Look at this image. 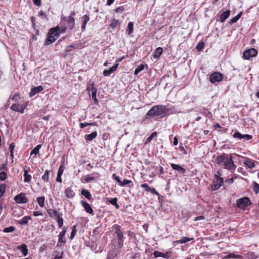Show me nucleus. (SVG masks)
I'll return each mask as SVG.
<instances>
[{
    "label": "nucleus",
    "instance_id": "f257e3e1",
    "mask_svg": "<svg viewBox=\"0 0 259 259\" xmlns=\"http://www.w3.org/2000/svg\"><path fill=\"white\" fill-rule=\"evenodd\" d=\"M167 109L165 106L159 105L152 107L147 112V115L162 118L167 114Z\"/></svg>",
    "mask_w": 259,
    "mask_h": 259
},
{
    "label": "nucleus",
    "instance_id": "f03ea898",
    "mask_svg": "<svg viewBox=\"0 0 259 259\" xmlns=\"http://www.w3.org/2000/svg\"><path fill=\"white\" fill-rule=\"evenodd\" d=\"M59 28V26H57L50 29L48 34V37L45 42V45H49L53 43L59 37L60 35Z\"/></svg>",
    "mask_w": 259,
    "mask_h": 259
},
{
    "label": "nucleus",
    "instance_id": "7ed1b4c3",
    "mask_svg": "<svg viewBox=\"0 0 259 259\" xmlns=\"http://www.w3.org/2000/svg\"><path fill=\"white\" fill-rule=\"evenodd\" d=\"M113 230L115 231V234L117 238V245L119 248H121L123 245V241L124 239L123 232L121 230L120 226L115 224L112 227Z\"/></svg>",
    "mask_w": 259,
    "mask_h": 259
},
{
    "label": "nucleus",
    "instance_id": "20e7f679",
    "mask_svg": "<svg viewBox=\"0 0 259 259\" xmlns=\"http://www.w3.org/2000/svg\"><path fill=\"white\" fill-rule=\"evenodd\" d=\"M224 167L229 170H233L235 169L236 166L232 160V157L230 154H228L225 159L224 163Z\"/></svg>",
    "mask_w": 259,
    "mask_h": 259
},
{
    "label": "nucleus",
    "instance_id": "39448f33",
    "mask_svg": "<svg viewBox=\"0 0 259 259\" xmlns=\"http://www.w3.org/2000/svg\"><path fill=\"white\" fill-rule=\"evenodd\" d=\"M250 201L248 198L243 197L237 200L236 205L240 209H244L250 204Z\"/></svg>",
    "mask_w": 259,
    "mask_h": 259
},
{
    "label": "nucleus",
    "instance_id": "423d86ee",
    "mask_svg": "<svg viewBox=\"0 0 259 259\" xmlns=\"http://www.w3.org/2000/svg\"><path fill=\"white\" fill-rule=\"evenodd\" d=\"M61 21H65L67 23V25L68 28L72 29L74 28L75 26V19L72 17H66L62 16L61 17Z\"/></svg>",
    "mask_w": 259,
    "mask_h": 259
},
{
    "label": "nucleus",
    "instance_id": "0eeeda50",
    "mask_svg": "<svg viewBox=\"0 0 259 259\" xmlns=\"http://www.w3.org/2000/svg\"><path fill=\"white\" fill-rule=\"evenodd\" d=\"M223 78V75L219 72H214L212 73L209 77V81L212 83H214L216 82H220Z\"/></svg>",
    "mask_w": 259,
    "mask_h": 259
},
{
    "label": "nucleus",
    "instance_id": "6e6552de",
    "mask_svg": "<svg viewBox=\"0 0 259 259\" xmlns=\"http://www.w3.org/2000/svg\"><path fill=\"white\" fill-rule=\"evenodd\" d=\"M257 54V51L254 48H251L244 52L243 56L246 60H248L251 57L256 56Z\"/></svg>",
    "mask_w": 259,
    "mask_h": 259
},
{
    "label": "nucleus",
    "instance_id": "1a4fd4ad",
    "mask_svg": "<svg viewBox=\"0 0 259 259\" xmlns=\"http://www.w3.org/2000/svg\"><path fill=\"white\" fill-rule=\"evenodd\" d=\"M67 232V228H64L62 231L60 232L59 235V240L57 243V246H62L66 243V239L65 238V235Z\"/></svg>",
    "mask_w": 259,
    "mask_h": 259
},
{
    "label": "nucleus",
    "instance_id": "9d476101",
    "mask_svg": "<svg viewBox=\"0 0 259 259\" xmlns=\"http://www.w3.org/2000/svg\"><path fill=\"white\" fill-rule=\"evenodd\" d=\"M214 180L213 182V184L211 186L212 190L215 191L218 190L222 186L224 182L223 178H214Z\"/></svg>",
    "mask_w": 259,
    "mask_h": 259
},
{
    "label": "nucleus",
    "instance_id": "9b49d317",
    "mask_svg": "<svg viewBox=\"0 0 259 259\" xmlns=\"http://www.w3.org/2000/svg\"><path fill=\"white\" fill-rule=\"evenodd\" d=\"M15 201L18 203H26L28 201V198L24 193H21L16 195L14 198Z\"/></svg>",
    "mask_w": 259,
    "mask_h": 259
},
{
    "label": "nucleus",
    "instance_id": "f8f14e48",
    "mask_svg": "<svg viewBox=\"0 0 259 259\" xmlns=\"http://www.w3.org/2000/svg\"><path fill=\"white\" fill-rule=\"evenodd\" d=\"M119 64L118 63H116L115 64V65L111 67L109 69L107 70L105 69L103 71V74L105 76H109L110 75V74L116 70V69L118 68Z\"/></svg>",
    "mask_w": 259,
    "mask_h": 259
},
{
    "label": "nucleus",
    "instance_id": "ddd939ff",
    "mask_svg": "<svg viewBox=\"0 0 259 259\" xmlns=\"http://www.w3.org/2000/svg\"><path fill=\"white\" fill-rule=\"evenodd\" d=\"M44 90V87L42 85H39L38 87H35L32 88L31 89L30 92H29V96L30 97H32L37 93L40 92Z\"/></svg>",
    "mask_w": 259,
    "mask_h": 259
},
{
    "label": "nucleus",
    "instance_id": "4468645a",
    "mask_svg": "<svg viewBox=\"0 0 259 259\" xmlns=\"http://www.w3.org/2000/svg\"><path fill=\"white\" fill-rule=\"evenodd\" d=\"M81 204L87 212L91 214H94V211L91 205L88 202L84 201H81Z\"/></svg>",
    "mask_w": 259,
    "mask_h": 259
},
{
    "label": "nucleus",
    "instance_id": "2eb2a0df",
    "mask_svg": "<svg viewBox=\"0 0 259 259\" xmlns=\"http://www.w3.org/2000/svg\"><path fill=\"white\" fill-rule=\"evenodd\" d=\"M228 154L223 153L221 155L217 156L215 158V161L218 164H221L222 163H224L226 157L228 156Z\"/></svg>",
    "mask_w": 259,
    "mask_h": 259
},
{
    "label": "nucleus",
    "instance_id": "dca6fc26",
    "mask_svg": "<svg viewBox=\"0 0 259 259\" xmlns=\"http://www.w3.org/2000/svg\"><path fill=\"white\" fill-rule=\"evenodd\" d=\"M29 170L30 167H28L27 168H24V181L26 183L29 182L31 180V176L28 174V172L29 171Z\"/></svg>",
    "mask_w": 259,
    "mask_h": 259
},
{
    "label": "nucleus",
    "instance_id": "f3484780",
    "mask_svg": "<svg viewBox=\"0 0 259 259\" xmlns=\"http://www.w3.org/2000/svg\"><path fill=\"white\" fill-rule=\"evenodd\" d=\"M230 15V11L227 10L225 12H224L222 13L220 16L219 21L223 23L224 22Z\"/></svg>",
    "mask_w": 259,
    "mask_h": 259
},
{
    "label": "nucleus",
    "instance_id": "a211bd4d",
    "mask_svg": "<svg viewBox=\"0 0 259 259\" xmlns=\"http://www.w3.org/2000/svg\"><path fill=\"white\" fill-rule=\"evenodd\" d=\"M170 166L173 169L176 170L184 174L186 170L183 167L176 164L171 163Z\"/></svg>",
    "mask_w": 259,
    "mask_h": 259
},
{
    "label": "nucleus",
    "instance_id": "6ab92c4d",
    "mask_svg": "<svg viewBox=\"0 0 259 259\" xmlns=\"http://www.w3.org/2000/svg\"><path fill=\"white\" fill-rule=\"evenodd\" d=\"M244 164L248 168L252 169L255 166V164L253 160L247 158L244 162Z\"/></svg>",
    "mask_w": 259,
    "mask_h": 259
},
{
    "label": "nucleus",
    "instance_id": "aec40b11",
    "mask_svg": "<svg viewBox=\"0 0 259 259\" xmlns=\"http://www.w3.org/2000/svg\"><path fill=\"white\" fill-rule=\"evenodd\" d=\"M97 132L96 131H94L90 134L85 135L84 139L88 141H91L94 138H95L97 137Z\"/></svg>",
    "mask_w": 259,
    "mask_h": 259
},
{
    "label": "nucleus",
    "instance_id": "412c9836",
    "mask_svg": "<svg viewBox=\"0 0 259 259\" xmlns=\"http://www.w3.org/2000/svg\"><path fill=\"white\" fill-rule=\"evenodd\" d=\"M65 194L66 196L69 198L73 197L75 194L72 189L69 187L65 189Z\"/></svg>",
    "mask_w": 259,
    "mask_h": 259
},
{
    "label": "nucleus",
    "instance_id": "4be33fe9",
    "mask_svg": "<svg viewBox=\"0 0 259 259\" xmlns=\"http://www.w3.org/2000/svg\"><path fill=\"white\" fill-rule=\"evenodd\" d=\"M97 92V88L94 87V83L92 84V98L94 100L95 103L98 102V100L97 99L96 94Z\"/></svg>",
    "mask_w": 259,
    "mask_h": 259
},
{
    "label": "nucleus",
    "instance_id": "5701e85b",
    "mask_svg": "<svg viewBox=\"0 0 259 259\" xmlns=\"http://www.w3.org/2000/svg\"><path fill=\"white\" fill-rule=\"evenodd\" d=\"M18 249L22 252L24 256H26L28 254V249L25 244H21L18 247Z\"/></svg>",
    "mask_w": 259,
    "mask_h": 259
},
{
    "label": "nucleus",
    "instance_id": "b1692460",
    "mask_svg": "<svg viewBox=\"0 0 259 259\" xmlns=\"http://www.w3.org/2000/svg\"><path fill=\"white\" fill-rule=\"evenodd\" d=\"M90 19V18L89 16H88L87 15H85L82 17L83 23H82V24L81 26V30L82 31L85 30V27H86V24L89 21Z\"/></svg>",
    "mask_w": 259,
    "mask_h": 259
},
{
    "label": "nucleus",
    "instance_id": "393cba45",
    "mask_svg": "<svg viewBox=\"0 0 259 259\" xmlns=\"http://www.w3.org/2000/svg\"><path fill=\"white\" fill-rule=\"evenodd\" d=\"M81 194L84 196L89 200H90L92 199L91 194L88 190L82 189L81 192Z\"/></svg>",
    "mask_w": 259,
    "mask_h": 259
},
{
    "label": "nucleus",
    "instance_id": "a878e982",
    "mask_svg": "<svg viewBox=\"0 0 259 259\" xmlns=\"http://www.w3.org/2000/svg\"><path fill=\"white\" fill-rule=\"evenodd\" d=\"M134 31V23L132 22H130L127 25V28L126 30V33L128 35H130Z\"/></svg>",
    "mask_w": 259,
    "mask_h": 259
},
{
    "label": "nucleus",
    "instance_id": "bb28decb",
    "mask_svg": "<svg viewBox=\"0 0 259 259\" xmlns=\"http://www.w3.org/2000/svg\"><path fill=\"white\" fill-rule=\"evenodd\" d=\"M242 14V12H240L235 17L232 18L229 21V23L231 24L234 23L236 22L241 17Z\"/></svg>",
    "mask_w": 259,
    "mask_h": 259
},
{
    "label": "nucleus",
    "instance_id": "cd10ccee",
    "mask_svg": "<svg viewBox=\"0 0 259 259\" xmlns=\"http://www.w3.org/2000/svg\"><path fill=\"white\" fill-rule=\"evenodd\" d=\"M41 146V145H37L31 152L30 155H32L33 154L35 155V156L34 157H36L37 154L39 153V150L40 149Z\"/></svg>",
    "mask_w": 259,
    "mask_h": 259
},
{
    "label": "nucleus",
    "instance_id": "c85d7f7f",
    "mask_svg": "<svg viewBox=\"0 0 259 259\" xmlns=\"http://www.w3.org/2000/svg\"><path fill=\"white\" fill-rule=\"evenodd\" d=\"M50 171L49 170H46L45 174L42 176V180L45 182H49V175H50Z\"/></svg>",
    "mask_w": 259,
    "mask_h": 259
},
{
    "label": "nucleus",
    "instance_id": "c756f323",
    "mask_svg": "<svg viewBox=\"0 0 259 259\" xmlns=\"http://www.w3.org/2000/svg\"><path fill=\"white\" fill-rule=\"evenodd\" d=\"M236 258L237 259H242V256L240 255L235 254L234 253H231L225 256V258Z\"/></svg>",
    "mask_w": 259,
    "mask_h": 259
},
{
    "label": "nucleus",
    "instance_id": "7c9ffc66",
    "mask_svg": "<svg viewBox=\"0 0 259 259\" xmlns=\"http://www.w3.org/2000/svg\"><path fill=\"white\" fill-rule=\"evenodd\" d=\"M117 198L115 197V198H112V199H110L108 202L111 204L112 205L115 206V207L117 208V209H119V205L118 204V203H117Z\"/></svg>",
    "mask_w": 259,
    "mask_h": 259
},
{
    "label": "nucleus",
    "instance_id": "2f4dec72",
    "mask_svg": "<svg viewBox=\"0 0 259 259\" xmlns=\"http://www.w3.org/2000/svg\"><path fill=\"white\" fill-rule=\"evenodd\" d=\"M31 219V217L25 216L23 217L22 219L19 221V224H20L21 225H27L28 224V220Z\"/></svg>",
    "mask_w": 259,
    "mask_h": 259
},
{
    "label": "nucleus",
    "instance_id": "473e14b6",
    "mask_svg": "<svg viewBox=\"0 0 259 259\" xmlns=\"http://www.w3.org/2000/svg\"><path fill=\"white\" fill-rule=\"evenodd\" d=\"M45 199L44 196H40L37 198V201L41 207H43L45 206Z\"/></svg>",
    "mask_w": 259,
    "mask_h": 259
},
{
    "label": "nucleus",
    "instance_id": "72a5a7b5",
    "mask_svg": "<svg viewBox=\"0 0 259 259\" xmlns=\"http://www.w3.org/2000/svg\"><path fill=\"white\" fill-rule=\"evenodd\" d=\"M144 64H140L138 65L134 71V74L135 75H137L139 72L143 70L144 69Z\"/></svg>",
    "mask_w": 259,
    "mask_h": 259
},
{
    "label": "nucleus",
    "instance_id": "f704fd0d",
    "mask_svg": "<svg viewBox=\"0 0 259 259\" xmlns=\"http://www.w3.org/2000/svg\"><path fill=\"white\" fill-rule=\"evenodd\" d=\"M63 169H62V168L60 167L58 170V174H57V177L56 178V181L58 182H61L62 180L61 178V176L63 174Z\"/></svg>",
    "mask_w": 259,
    "mask_h": 259
},
{
    "label": "nucleus",
    "instance_id": "c9c22d12",
    "mask_svg": "<svg viewBox=\"0 0 259 259\" xmlns=\"http://www.w3.org/2000/svg\"><path fill=\"white\" fill-rule=\"evenodd\" d=\"M192 239H193V238H187L186 237H183L180 240L177 241V242L183 244V243H185L188 241H190Z\"/></svg>",
    "mask_w": 259,
    "mask_h": 259
},
{
    "label": "nucleus",
    "instance_id": "e433bc0d",
    "mask_svg": "<svg viewBox=\"0 0 259 259\" xmlns=\"http://www.w3.org/2000/svg\"><path fill=\"white\" fill-rule=\"evenodd\" d=\"M21 106L22 105L14 104L11 106L10 108L13 111L18 112Z\"/></svg>",
    "mask_w": 259,
    "mask_h": 259
},
{
    "label": "nucleus",
    "instance_id": "4c0bfd02",
    "mask_svg": "<svg viewBox=\"0 0 259 259\" xmlns=\"http://www.w3.org/2000/svg\"><path fill=\"white\" fill-rule=\"evenodd\" d=\"M233 137L234 138L238 139L239 140H241L243 139V135L240 134L239 132L236 131L233 135Z\"/></svg>",
    "mask_w": 259,
    "mask_h": 259
},
{
    "label": "nucleus",
    "instance_id": "58836bf2",
    "mask_svg": "<svg viewBox=\"0 0 259 259\" xmlns=\"http://www.w3.org/2000/svg\"><path fill=\"white\" fill-rule=\"evenodd\" d=\"M56 218L57 219V221L59 227L61 228L63 225V219L61 217H60V215L57 216V217Z\"/></svg>",
    "mask_w": 259,
    "mask_h": 259
},
{
    "label": "nucleus",
    "instance_id": "ea45409f",
    "mask_svg": "<svg viewBox=\"0 0 259 259\" xmlns=\"http://www.w3.org/2000/svg\"><path fill=\"white\" fill-rule=\"evenodd\" d=\"M15 228L13 226H10L9 227L5 228L4 230V232L6 233H11L15 230Z\"/></svg>",
    "mask_w": 259,
    "mask_h": 259
},
{
    "label": "nucleus",
    "instance_id": "a19ab883",
    "mask_svg": "<svg viewBox=\"0 0 259 259\" xmlns=\"http://www.w3.org/2000/svg\"><path fill=\"white\" fill-rule=\"evenodd\" d=\"M162 51L163 50L161 48H157L154 52L155 57L159 56L162 53Z\"/></svg>",
    "mask_w": 259,
    "mask_h": 259
},
{
    "label": "nucleus",
    "instance_id": "79ce46f5",
    "mask_svg": "<svg viewBox=\"0 0 259 259\" xmlns=\"http://www.w3.org/2000/svg\"><path fill=\"white\" fill-rule=\"evenodd\" d=\"M76 226H73L72 228V232H71V235L70 237V239L71 240L74 237V236L76 234Z\"/></svg>",
    "mask_w": 259,
    "mask_h": 259
},
{
    "label": "nucleus",
    "instance_id": "37998d69",
    "mask_svg": "<svg viewBox=\"0 0 259 259\" xmlns=\"http://www.w3.org/2000/svg\"><path fill=\"white\" fill-rule=\"evenodd\" d=\"M118 21L117 20L113 19L110 24V27L114 28L118 25Z\"/></svg>",
    "mask_w": 259,
    "mask_h": 259
},
{
    "label": "nucleus",
    "instance_id": "c03bdc74",
    "mask_svg": "<svg viewBox=\"0 0 259 259\" xmlns=\"http://www.w3.org/2000/svg\"><path fill=\"white\" fill-rule=\"evenodd\" d=\"M112 178L115 180L117 181V182L119 184V185L120 186V184L122 183V181L120 180L118 176H116L115 174H114L112 175Z\"/></svg>",
    "mask_w": 259,
    "mask_h": 259
},
{
    "label": "nucleus",
    "instance_id": "a18cd8bd",
    "mask_svg": "<svg viewBox=\"0 0 259 259\" xmlns=\"http://www.w3.org/2000/svg\"><path fill=\"white\" fill-rule=\"evenodd\" d=\"M153 255L155 257H159V256L164 257L163 253H162V252H159L158 251H154Z\"/></svg>",
    "mask_w": 259,
    "mask_h": 259
},
{
    "label": "nucleus",
    "instance_id": "49530a36",
    "mask_svg": "<svg viewBox=\"0 0 259 259\" xmlns=\"http://www.w3.org/2000/svg\"><path fill=\"white\" fill-rule=\"evenodd\" d=\"M93 123L88 122H81L79 123V126L80 128H83L88 125H93Z\"/></svg>",
    "mask_w": 259,
    "mask_h": 259
},
{
    "label": "nucleus",
    "instance_id": "de8ad7c7",
    "mask_svg": "<svg viewBox=\"0 0 259 259\" xmlns=\"http://www.w3.org/2000/svg\"><path fill=\"white\" fill-rule=\"evenodd\" d=\"M7 178V174L5 171L0 172V180L4 181Z\"/></svg>",
    "mask_w": 259,
    "mask_h": 259
},
{
    "label": "nucleus",
    "instance_id": "09e8293b",
    "mask_svg": "<svg viewBox=\"0 0 259 259\" xmlns=\"http://www.w3.org/2000/svg\"><path fill=\"white\" fill-rule=\"evenodd\" d=\"M157 133L156 132H153L150 136H149L146 140L147 142H150L154 137L156 136Z\"/></svg>",
    "mask_w": 259,
    "mask_h": 259
},
{
    "label": "nucleus",
    "instance_id": "8fccbe9b",
    "mask_svg": "<svg viewBox=\"0 0 259 259\" xmlns=\"http://www.w3.org/2000/svg\"><path fill=\"white\" fill-rule=\"evenodd\" d=\"M12 99L15 102L18 101L19 99H20V94H15L12 97Z\"/></svg>",
    "mask_w": 259,
    "mask_h": 259
},
{
    "label": "nucleus",
    "instance_id": "3c124183",
    "mask_svg": "<svg viewBox=\"0 0 259 259\" xmlns=\"http://www.w3.org/2000/svg\"><path fill=\"white\" fill-rule=\"evenodd\" d=\"M204 44L203 42H200L197 46L196 48L198 51H201L204 47Z\"/></svg>",
    "mask_w": 259,
    "mask_h": 259
},
{
    "label": "nucleus",
    "instance_id": "603ef678",
    "mask_svg": "<svg viewBox=\"0 0 259 259\" xmlns=\"http://www.w3.org/2000/svg\"><path fill=\"white\" fill-rule=\"evenodd\" d=\"M131 183H132V181L124 179L123 181H122V183L120 184V186H124Z\"/></svg>",
    "mask_w": 259,
    "mask_h": 259
},
{
    "label": "nucleus",
    "instance_id": "864d4df0",
    "mask_svg": "<svg viewBox=\"0 0 259 259\" xmlns=\"http://www.w3.org/2000/svg\"><path fill=\"white\" fill-rule=\"evenodd\" d=\"M141 187L145 188V190L147 192H149V190H150L151 187L148 186L147 184H143L141 185Z\"/></svg>",
    "mask_w": 259,
    "mask_h": 259
},
{
    "label": "nucleus",
    "instance_id": "5fc2aeb1",
    "mask_svg": "<svg viewBox=\"0 0 259 259\" xmlns=\"http://www.w3.org/2000/svg\"><path fill=\"white\" fill-rule=\"evenodd\" d=\"M59 32L60 33H64L66 29H67V26H59Z\"/></svg>",
    "mask_w": 259,
    "mask_h": 259
},
{
    "label": "nucleus",
    "instance_id": "6e6d98bb",
    "mask_svg": "<svg viewBox=\"0 0 259 259\" xmlns=\"http://www.w3.org/2000/svg\"><path fill=\"white\" fill-rule=\"evenodd\" d=\"M252 138V136L248 135V134H244L243 135V139H244L245 140L248 141L250 139H251Z\"/></svg>",
    "mask_w": 259,
    "mask_h": 259
},
{
    "label": "nucleus",
    "instance_id": "4d7b16f0",
    "mask_svg": "<svg viewBox=\"0 0 259 259\" xmlns=\"http://www.w3.org/2000/svg\"><path fill=\"white\" fill-rule=\"evenodd\" d=\"M95 178L93 177H87L85 179V181L87 183H89L93 180H94Z\"/></svg>",
    "mask_w": 259,
    "mask_h": 259
},
{
    "label": "nucleus",
    "instance_id": "13d9d810",
    "mask_svg": "<svg viewBox=\"0 0 259 259\" xmlns=\"http://www.w3.org/2000/svg\"><path fill=\"white\" fill-rule=\"evenodd\" d=\"M27 106V105L24 106L22 105V106L20 107L19 111L18 112H20L21 113L23 114L24 113V110L26 108V107Z\"/></svg>",
    "mask_w": 259,
    "mask_h": 259
},
{
    "label": "nucleus",
    "instance_id": "bf43d9fd",
    "mask_svg": "<svg viewBox=\"0 0 259 259\" xmlns=\"http://www.w3.org/2000/svg\"><path fill=\"white\" fill-rule=\"evenodd\" d=\"M222 171L221 169L219 170L214 175V178H222L220 176L222 175Z\"/></svg>",
    "mask_w": 259,
    "mask_h": 259
},
{
    "label": "nucleus",
    "instance_id": "052dcab7",
    "mask_svg": "<svg viewBox=\"0 0 259 259\" xmlns=\"http://www.w3.org/2000/svg\"><path fill=\"white\" fill-rule=\"evenodd\" d=\"M38 16L39 17H41L43 18H47V16L45 13H44L42 11H40L38 12Z\"/></svg>",
    "mask_w": 259,
    "mask_h": 259
},
{
    "label": "nucleus",
    "instance_id": "680f3d73",
    "mask_svg": "<svg viewBox=\"0 0 259 259\" xmlns=\"http://www.w3.org/2000/svg\"><path fill=\"white\" fill-rule=\"evenodd\" d=\"M50 214V216L51 217H52L53 215H55L56 217H57V216H59L60 215L58 211H57V210H53L52 211V214Z\"/></svg>",
    "mask_w": 259,
    "mask_h": 259
},
{
    "label": "nucleus",
    "instance_id": "e2e57ef3",
    "mask_svg": "<svg viewBox=\"0 0 259 259\" xmlns=\"http://www.w3.org/2000/svg\"><path fill=\"white\" fill-rule=\"evenodd\" d=\"M33 3L37 6L41 5V0H32Z\"/></svg>",
    "mask_w": 259,
    "mask_h": 259
},
{
    "label": "nucleus",
    "instance_id": "0e129e2a",
    "mask_svg": "<svg viewBox=\"0 0 259 259\" xmlns=\"http://www.w3.org/2000/svg\"><path fill=\"white\" fill-rule=\"evenodd\" d=\"M156 168L158 170H159L160 174H163L164 173V169L162 166H160L158 167H156Z\"/></svg>",
    "mask_w": 259,
    "mask_h": 259
},
{
    "label": "nucleus",
    "instance_id": "69168bd1",
    "mask_svg": "<svg viewBox=\"0 0 259 259\" xmlns=\"http://www.w3.org/2000/svg\"><path fill=\"white\" fill-rule=\"evenodd\" d=\"M33 214L35 217H37V216H39V215H42V213L40 211H34L33 212Z\"/></svg>",
    "mask_w": 259,
    "mask_h": 259
},
{
    "label": "nucleus",
    "instance_id": "338daca9",
    "mask_svg": "<svg viewBox=\"0 0 259 259\" xmlns=\"http://www.w3.org/2000/svg\"><path fill=\"white\" fill-rule=\"evenodd\" d=\"M149 192H151L153 194L158 195V193L156 191L155 189L153 188H151L150 190H149Z\"/></svg>",
    "mask_w": 259,
    "mask_h": 259
},
{
    "label": "nucleus",
    "instance_id": "774afa93",
    "mask_svg": "<svg viewBox=\"0 0 259 259\" xmlns=\"http://www.w3.org/2000/svg\"><path fill=\"white\" fill-rule=\"evenodd\" d=\"M15 146V145L14 143H12L10 144V145L9 146V149H10V151H13Z\"/></svg>",
    "mask_w": 259,
    "mask_h": 259
}]
</instances>
